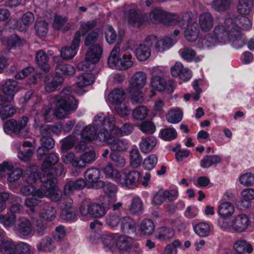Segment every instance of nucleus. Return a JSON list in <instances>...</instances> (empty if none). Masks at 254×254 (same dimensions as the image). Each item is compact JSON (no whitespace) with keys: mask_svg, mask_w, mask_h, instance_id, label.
I'll return each mask as SVG.
<instances>
[{"mask_svg":"<svg viewBox=\"0 0 254 254\" xmlns=\"http://www.w3.org/2000/svg\"><path fill=\"white\" fill-rule=\"evenodd\" d=\"M70 87L62 90L59 95L51 98L50 101L55 105L56 115L59 118L64 117L66 113L75 111L78 107V101L72 95Z\"/></svg>","mask_w":254,"mask_h":254,"instance_id":"1","label":"nucleus"},{"mask_svg":"<svg viewBox=\"0 0 254 254\" xmlns=\"http://www.w3.org/2000/svg\"><path fill=\"white\" fill-rule=\"evenodd\" d=\"M28 122L29 118L26 116H23L18 120L14 119L8 120L3 125L4 131L7 134L13 133L19 137H25L29 133L26 127Z\"/></svg>","mask_w":254,"mask_h":254,"instance_id":"2","label":"nucleus"},{"mask_svg":"<svg viewBox=\"0 0 254 254\" xmlns=\"http://www.w3.org/2000/svg\"><path fill=\"white\" fill-rule=\"evenodd\" d=\"M114 134L109 133L105 128L99 131L97 139L100 142H105L110 146L111 152H121L126 150L128 147L127 142L124 139H120Z\"/></svg>","mask_w":254,"mask_h":254,"instance_id":"3","label":"nucleus"},{"mask_svg":"<svg viewBox=\"0 0 254 254\" xmlns=\"http://www.w3.org/2000/svg\"><path fill=\"white\" fill-rule=\"evenodd\" d=\"M120 48L119 46H115L111 51L108 60V64L110 67H116L120 70H125L131 67L133 64L131 61L132 56L124 54L119 58Z\"/></svg>","mask_w":254,"mask_h":254,"instance_id":"4","label":"nucleus"},{"mask_svg":"<svg viewBox=\"0 0 254 254\" xmlns=\"http://www.w3.org/2000/svg\"><path fill=\"white\" fill-rule=\"evenodd\" d=\"M62 167L57 169H53L47 171L42 170V173L40 176L39 179L42 185L40 189L41 192L52 190L58 186H57V180L56 176L62 174Z\"/></svg>","mask_w":254,"mask_h":254,"instance_id":"5","label":"nucleus"},{"mask_svg":"<svg viewBox=\"0 0 254 254\" xmlns=\"http://www.w3.org/2000/svg\"><path fill=\"white\" fill-rule=\"evenodd\" d=\"M237 26L234 25V19L228 15L223 26H217L215 27L213 33L217 41L220 43H225L230 40V35Z\"/></svg>","mask_w":254,"mask_h":254,"instance_id":"6","label":"nucleus"},{"mask_svg":"<svg viewBox=\"0 0 254 254\" xmlns=\"http://www.w3.org/2000/svg\"><path fill=\"white\" fill-rule=\"evenodd\" d=\"M20 89L17 81L13 79H7L2 85V90L4 95H0V105L10 103L13 100L15 94Z\"/></svg>","mask_w":254,"mask_h":254,"instance_id":"7","label":"nucleus"},{"mask_svg":"<svg viewBox=\"0 0 254 254\" xmlns=\"http://www.w3.org/2000/svg\"><path fill=\"white\" fill-rule=\"evenodd\" d=\"M123 176L120 177L118 182L122 186L128 188H134L139 182L141 178V174L136 170L130 171H124L123 173Z\"/></svg>","mask_w":254,"mask_h":254,"instance_id":"8","label":"nucleus"},{"mask_svg":"<svg viewBox=\"0 0 254 254\" xmlns=\"http://www.w3.org/2000/svg\"><path fill=\"white\" fill-rule=\"evenodd\" d=\"M84 175L86 185L89 184L90 188L92 189H101V187L103 184V181L100 180L101 172L98 169L89 168L84 172Z\"/></svg>","mask_w":254,"mask_h":254,"instance_id":"9","label":"nucleus"},{"mask_svg":"<svg viewBox=\"0 0 254 254\" xmlns=\"http://www.w3.org/2000/svg\"><path fill=\"white\" fill-rule=\"evenodd\" d=\"M145 41L149 43V46H152L155 44V48L157 52H163L170 48L176 43L174 40L167 36L159 41L157 37L153 35L147 36L145 38Z\"/></svg>","mask_w":254,"mask_h":254,"instance_id":"10","label":"nucleus"},{"mask_svg":"<svg viewBox=\"0 0 254 254\" xmlns=\"http://www.w3.org/2000/svg\"><path fill=\"white\" fill-rule=\"evenodd\" d=\"M145 41L149 43V46H152L155 44V48L157 52H163L170 48L176 43L174 40L167 36L159 41L157 37L153 35L147 36L145 38Z\"/></svg>","mask_w":254,"mask_h":254,"instance_id":"11","label":"nucleus"},{"mask_svg":"<svg viewBox=\"0 0 254 254\" xmlns=\"http://www.w3.org/2000/svg\"><path fill=\"white\" fill-rule=\"evenodd\" d=\"M103 54V48L99 44H95L88 48L85 55V62L90 63L94 68V64L100 60Z\"/></svg>","mask_w":254,"mask_h":254,"instance_id":"12","label":"nucleus"},{"mask_svg":"<svg viewBox=\"0 0 254 254\" xmlns=\"http://www.w3.org/2000/svg\"><path fill=\"white\" fill-rule=\"evenodd\" d=\"M64 82L62 76L56 73L47 75L45 78V89L47 92L55 91L61 86Z\"/></svg>","mask_w":254,"mask_h":254,"instance_id":"13","label":"nucleus"},{"mask_svg":"<svg viewBox=\"0 0 254 254\" xmlns=\"http://www.w3.org/2000/svg\"><path fill=\"white\" fill-rule=\"evenodd\" d=\"M86 186V182L82 178L77 180L68 179L64 186L63 193L64 195L73 194L75 190H81Z\"/></svg>","mask_w":254,"mask_h":254,"instance_id":"14","label":"nucleus"},{"mask_svg":"<svg viewBox=\"0 0 254 254\" xmlns=\"http://www.w3.org/2000/svg\"><path fill=\"white\" fill-rule=\"evenodd\" d=\"M190 20V16L187 13H184L181 16L175 14L167 13L165 24L175 25L178 24L181 27L185 28L186 25L189 23Z\"/></svg>","mask_w":254,"mask_h":254,"instance_id":"15","label":"nucleus"},{"mask_svg":"<svg viewBox=\"0 0 254 254\" xmlns=\"http://www.w3.org/2000/svg\"><path fill=\"white\" fill-rule=\"evenodd\" d=\"M53 61L55 63L57 64L55 67V72L58 75H70L74 73V67L70 64L62 63V59L60 57H54Z\"/></svg>","mask_w":254,"mask_h":254,"instance_id":"16","label":"nucleus"},{"mask_svg":"<svg viewBox=\"0 0 254 254\" xmlns=\"http://www.w3.org/2000/svg\"><path fill=\"white\" fill-rule=\"evenodd\" d=\"M96 159V153L94 150H91L81 155L78 158L73 162V166L78 168H83L87 164L93 162Z\"/></svg>","mask_w":254,"mask_h":254,"instance_id":"17","label":"nucleus"},{"mask_svg":"<svg viewBox=\"0 0 254 254\" xmlns=\"http://www.w3.org/2000/svg\"><path fill=\"white\" fill-rule=\"evenodd\" d=\"M15 228L16 231L22 236L31 235L33 230L31 222L25 217L21 218L18 220Z\"/></svg>","mask_w":254,"mask_h":254,"instance_id":"18","label":"nucleus"},{"mask_svg":"<svg viewBox=\"0 0 254 254\" xmlns=\"http://www.w3.org/2000/svg\"><path fill=\"white\" fill-rule=\"evenodd\" d=\"M40 142L41 145L37 150L39 160L41 159L44 155L47 154L49 150L54 147L55 143L52 137H41Z\"/></svg>","mask_w":254,"mask_h":254,"instance_id":"19","label":"nucleus"},{"mask_svg":"<svg viewBox=\"0 0 254 254\" xmlns=\"http://www.w3.org/2000/svg\"><path fill=\"white\" fill-rule=\"evenodd\" d=\"M127 21L129 24L135 27H139L145 21V16L139 11L130 9L127 11Z\"/></svg>","mask_w":254,"mask_h":254,"instance_id":"20","label":"nucleus"},{"mask_svg":"<svg viewBox=\"0 0 254 254\" xmlns=\"http://www.w3.org/2000/svg\"><path fill=\"white\" fill-rule=\"evenodd\" d=\"M59 160V158L57 153L53 152L50 153L45 159L43 163L42 166V170L47 171L49 170H51L53 169H55L56 170L62 167L63 173L64 170V167L63 165L60 164L57 167H53V166L55 165L58 163Z\"/></svg>","mask_w":254,"mask_h":254,"instance_id":"21","label":"nucleus"},{"mask_svg":"<svg viewBox=\"0 0 254 254\" xmlns=\"http://www.w3.org/2000/svg\"><path fill=\"white\" fill-rule=\"evenodd\" d=\"M61 129L62 125L59 123L57 125H42L39 129L41 137H50L54 134H60Z\"/></svg>","mask_w":254,"mask_h":254,"instance_id":"22","label":"nucleus"},{"mask_svg":"<svg viewBox=\"0 0 254 254\" xmlns=\"http://www.w3.org/2000/svg\"><path fill=\"white\" fill-rule=\"evenodd\" d=\"M146 74L143 72L135 73L131 78L128 89L131 91L141 90L146 83Z\"/></svg>","mask_w":254,"mask_h":254,"instance_id":"23","label":"nucleus"},{"mask_svg":"<svg viewBox=\"0 0 254 254\" xmlns=\"http://www.w3.org/2000/svg\"><path fill=\"white\" fill-rule=\"evenodd\" d=\"M250 224L248 217L245 214H240L235 217L232 222V227L237 232H244Z\"/></svg>","mask_w":254,"mask_h":254,"instance_id":"24","label":"nucleus"},{"mask_svg":"<svg viewBox=\"0 0 254 254\" xmlns=\"http://www.w3.org/2000/svg\"><path fill=\"white\" fill-rule=\"evenodd\" d=\"M44 197L43 193L40 190H36L31 197L27 198L25 200V205L32 212L35 211V207L41 203V199Z\"/></svg>","mask_w":254,"mask_h":254,"instance_id":"25","label":"nucleus"},{"mask_svg":"<svg viewBox=\"0 0 254 254\" xmlns=\"http://www.w3.org/2000/svg\"><path fill=\"white\" fill-rule=\"evenodd\" d=\"M56 210L50 203L45 202L40 210V217L46 221H52L56 216Z\"/></svg>","mask_w":254,"mask_h":254,"instance_id":"26","label":"nucleus"},{"mask_svg":"<svg viewBox=\"0 0 254 254\" xmlns=\"http://www.w3.org/2000/svg\"><path fill=\"white\" fill-rule=\"evenodd\" d=\"M200 29L204 32L209 31L213 27V18L209 12H203L199 16Z\"/></svg>","mask_w":254,"mask_h":254,"instance_id":"27","label":"nucleus"},{"mask_svg":"<svg viewBox=\"0 0 254 254\" xmlns=\"http://www.w3.org/2000/svg\"><path fill=\"white\" fill-rule=\"evenodd\" d=\"M157 140L155 137L149 136L142 138L139 144V148L142 152L148 153L155 148Z\"/></svg>","mask_w":254,"mask_h":254,"instance_id":"28","label":"nucleus"},{"mask_svg":"<svg viewBox=\"0 0 254 254\" xmlns=\"http://www.w3.org/2000/svg\"><path fill=\"white\" fill-rule=\"evenodd\" d=\"M35 60L38 67L44 72H49L50 66L48 62V56L42 50L39 51L36 55Z\"/></svg>","mask_w":254,"mask_h":254,"instance_id":"29","label":"nucleus"},{"mask_svg":"<svg viewBox=\"0 0 254 254\" xmlns=\"http://www.w3.org/2000/svg\"><path fill=\"white\" fill-rule=\"evenodd\" d=\"M67 17L62 15H55L53 22V27L57 30H61L63 32L68 31L71 25L67 23Z\"/></svg>","mask_w":254,"mask_h":254,"instance_id":"30","label":"nucleus"},{"mask_svg":"<svg viewBox=\"0 0 254 254\" xmlns=\"http://www.w3.org/2000/svg\"><path fill=\"white\" fill-rule=\"evenodd\" d=\"M233 47L235 48L242 47L246 43L247 40L245 36L242 34L240 30L234 29L230 35V40Z\"/></svg>","mask_w":254,"mask_h":254,"instance_id":"31","label":"nucleus"},{"mask_svg":"<svg viewBox=\"0 0 254 254\" xmlns=\"http://www.w3.org/2000/svg\"><path fill=\"white\" fill-rule=\"evenodd\" d=\"M125 96V93L123 90L121 88H116L110 92L108 99L111 103L117 105L124 103Z\"/></svg>","mask_w":254,"mask_h":254,"instance_id":"32","label":"nucleus"},{"mask_svg":"<svg viewBox=\"0 0 254 254\" xmlns=\"http://www.w3.org/2000/svg\"><path fill=\"white\" fill-rule=\"evenodd\" d=\"M186 25L184 36L186 39L190 42L195 41L198 37L199 29L196 23Z\"/></svg>","mask_w":254,"mask_h":254,"instance_id":"33","label":"nucleus"},{"mask_svg":"<svg viewBox=\"0 0 254 254\" xmlns=\"http://www.w3.org/2000/svg\"><path fill=\"white\" fill-rule=\"evenodd\" d=\"M56 249V246L53 239L49 236L42 238L37 246L38 252H53Z\"/></svg>","mask_w":254,"mask_h":254,"instance_id":"34","label":"nucleus"},{"mask_svg":"<svg viewBox=\"0 0 254 254\" xmlns=\"http://www.w3.org/2000/svg\"><path fill=\"white\" fill-rule=\"evenodd\" d=\"M234 19V25H235L236 30H239L240 29L247 30L252 27V23L250 20L246 16H239L235 17L234 15H230Z\"/></svg>","mask_w":254,"mask_h":254,"instance_id":"35","label":"nucleus"},{"mask_svg":"<svg viewBox=\"0 0 254 254\" xmlns=\"http://www.w3.org/2000/svg\"><path fill=\"white\" fill-rule=\"evenodd\" d=\"M121 228L123 232L130 234L135 232L136 225L131 218L125 217L121 219Z\"/></svg>","mask_w":254,"mask_h":254,"instance_id":"36","label":"nucleus"},{"mask_svg":"<svg viewBox=\"0 0 254 254\" xmlns=\"http://www.w3.org/2000/svg\"><path fill=\"white\" fill-rule=\"evenodd\" d=\"M97 130L96 129L93 127L91 125L86 126L80 132L81 137L85 141L88 142L92 141V140L97 139Z\"/></svg>","mask_w":254,"mask_h":254,"instance_id":"37","label":"nucleus"},{"mask_svg":"<svg viewBox=\"0 0 254 254\" xmlns=\"http://www.w3.org/2000/svg\"><path fill=\"white\" fill-rule=\"evenodd\" d=\"M151 55V50L149 46L140 44L135 50V56L137 60L141 62L147 60Z\"/></svg>","mask_w":254,"mask_h":254,"instance_id":"38","label":"nucleus"},{"mask_svg":"<svg viewBox=\"0 0 254 254\" xmlns=\"http://www.w3.org/2000/svg\"><path fill=\"white\" fill-rule=\"evenodd\" d=\"M95 80L94 74L90 73H82L78 76L76 84L79 87L83 88L93 83Z\"/></svg>","mask_w":254,"mask_h":254,"instance_id":"39","label":"nucleus"},{"mask_svg":"<svg viewBox=\"0 0 254 254\" xmlns=\"http://www.w3.org/2000/svg\"><path fill=\"white\" fill-rule=\"evenodd\" d=\"M133 240L131 238L124 235L118 238L116 241V247L120 251H128L132 245Z\"/></svg>","mask_w":254,"mask_h":254,"instance_id":"40","label":"nucleus"},{"mask_svg":"<svg viewBox=\"0 0 254 254\" xmlns=\"http://www.w3.org/2000/svg\"><path fill=\"white\" fill-rule=\"evenodd\" d=\"M4 42L7 49H11L22 46L25 43V41L23 39L20 38L17 35L12 34L9 36L6 40V41Z\"/></svg>","mask_w":254,"mask_h":254,"instance_id":"41","label":"nucleus"},{"mask_svg":"<svg viewBox=\"0 0 254 254\" xmlns=\"http://www.w3.org/2000/svg\"><path fill=\"white\" fill-rule=\"evenodd\" d=\"M167 13L158 8L153 9L149 14V18L152 23H163L165 24Z\"/></svg>","mask_w":254,"mask_h":254,"instance_id":"42","label":"nucleus"},{"mask_svg":"<svg viewBox=\"0 0 254 254\" xmlns=\"http://www.w3.org/2000/svg\"><path fill=\"white\" fill-rule=\"evenodd\" d=\"M236 254H243L247 252L251 253L253 251V247L250 244L247 243L245 240H238L235 242L233 246Z\"/></svg>","mask_w":254,"mask_h":254,"instance_id":"43","label":"nucleus"},{"mask_svg":"<svg viewBox=\"0 0 254 254\" xmlns=\"http://www.w3.org/2000/svg\"><path fill=\"white\" fill-rule=\"evenodd\" d=\"M253 6V0H239L237 5L238 12L243 15L249 14Z\"/></svg>","mask_w":254,"mask_h":254,"instance_id":"44","label":"nucleus"},{"mask_svg":"<svg viewBox=\"0 0 254 254\" xmlns=\"http://www.w3.org/2000/svg\"><path fill=\"white\" fill-rule=\"evenodd\" d=\"M234 212V207L230 202H225L221 203L219 207L218 213L221 217L227 218Z\"/></svg>","mask_w":254,"mask_h":254,"instance_id":"45","label":"nucleus"},{"mask_svg":"<svg viewBox=\"0 0 254 254\" xmlns=\"http://www.w3.org/2000/svg\"><path fill=\"white\" fill-rule=\"evenodd\" d=\"M221 158L217 155H206L200 161V166L203 168H208L220 163Z\"/></svg>","mask_w":254,"mask_h":254,"instance_id":"46","label":"nucleus"},{"mask_svg":"<svg viewBox=\"0 0 254 254\" xmlns=\"http://www.w3.org/2000/svg\"><path fill=\"white\" fill-rule=\"evenodd\" d=\"M175 235V231L171 228L168 227H162L158 229V235L156 238L163 241L169 240L172 238Z\"/></svg>","mask_w":254,"mask_h":254,"instance_id":"47","label":"nucleus"},{"mask_svg":"<svg viewBox=\"0 0 254 254\" xmlns=\"http://www.w3.org/2000/svg\"><path fill=\"white\" fill-rule=\"evenodd\" d=\"M195 233L200 237H205L210 235V226L205 222H200L194 227Z\"/></svg>","mask_w":254,"mask_h":254,"instance_id":"48","label":"nucleus"},{"mask_svg":"<svg viewBox=\"0 0 254 254\" xmlns=\"http://www.w3.org/2000/svg\"><path fill=\"white\" fill-rule=\"evenodd\" d=\"M90 216L93 218H100L106 213L105 207L99 203L90 204Z\"/></svg>","mask_w":254,"mask_h":254,"instance_id":"49","label":"nucleus"},{"mask_svg":"<svg viewBox=\"0 0 254 254\" xmlns=\"http://www.w3.org/2000/svg\"><path fill=\"white\" fill-rule=\"evenodd\" d=\"M130 164L133 168L139 167L142 162V158L137 149H133L130 152Z\"/></svg>","mask_w":254,"mask_h":254,"instance_id":"50","label":"nucleus"},{"mask_svg":"<svg viewBox=\"0 0 254 254\" xmlns=\"http://www.w3.org/2000/svg\"><path fill=\"white\" fill-rule=\"evenodd\" d=\"M3 104L0 108V117L3 120L13 116L16 113V109L11 104L2 106Z\"/></svg>","mask_w":254,"mask_h":254,"instance_id":"51","label":"nucleus"},{"mask_svg":"<svg viewBox=\"0 0 254 254\" xmlns=\"http://www.w3.org/2000/svg\"><path fill=\"white\" fill-rule=\"evenodd\" d=\"M102 170L106 178H115L118 181L121 177V174L113 167V164L111 163H108L102 168Z\"/></svg>","mask_w":254,"mask_h":254,"instance_id":"52","label":"nucleus"},{"mask_svg":"<svg viewBox=\"0 0 254 254\" xmlns=\"http://www.w3.org/2000/svg\"><path fill=\"white\" fill-rule=\"evenodd\" d=\"M115 124L116 121L114 117L108 116L107 117H105L104 116V127L101 128L100 130L99 131H102V129L105 128L108 131L109 133L115 134V129L117 127L115 126Z\"/></svg>","mask_w":254,"mask_h":254,"instance_id":"53","label":"nucleus"},{"mask_svg":"<svg viewBox=\"0 0 254 254\" xmlns=\"http://www.w3.org/2000/svg\"><path fill=\"white\" fill-rule=\"evenodd\" d=\"M155 225L154 222L150 219H144L142 221L140 229L141 232L146 235H150L154 232Z\"/></svg>","mask_w":254,"mask_h":254,"instance_id":"54","label":"nucleus"},{"mask_svg":"<svg viewBox=\"0 0 254 254\" xmlns=\"http://www.w3.org/2000/svg\"><path fill=\"white\" fill-rule=\"evenodd\" d=\"M99 38V31L97 29L93 30L88 33L85 37L84 45L86 47L92 46L95 45Z\"/></svg>","mask_w":254,"mask_h":254,"instance_id":"55","label":"nucleus"},{"mask_svg":"<svg viewBox=\"0 0 254 254\" xmlns=\"http://www.w3.org/2000/svg\"><path fill=\"white\" fill-rule=\"evenodd\" d=\"M42 193L44 197H49L54 202L59 201L62 196V192L59 189L58 187L52 189V190L43 192Z\"/></svg>","mask_w":254,"mask_h":254,"instance_id":"56","label":"nucleus"},{"mask_svg":"<svg viewBox=\"0 0 254 254\" xmlns=\"http://www.w3.org/2000/svg\"><path fill=\"white\" fill-rule=\"evenodd\" d=\"M159 136L164 140L171 141L177 137V133L173 128H166L160 130Z\"/></svg>","mask_w":254,"mask_h":254,"instance_id":"57","label":"nucleus"},{"mask_svg":"<svg viewBox=\"0 0 254 254\" xmlns=\"http://www.w3.org/2000/svg\"><path fill=\"white\" fill-rule=\"evenodd\" d=\"M140 90H134V91H131V90L127 89L132 104H141L144 102V98L142 92Z\"/></svg>","mask_w":254,"mask_h":254,"instance_id":"58","label":"nucleus"},{"mask_svg":"<svg viewBox=\"0 0 254 254\" xmlns=\"http://www.w3.org/2000/svg\"><path fill=\"white\" fill-rule=\"evenodd\" d=\"M151 85L154 89L162 92L165 89L166 82L164 78L155 76L152 78Z\"/></svg>","mask_w":254,"mask_h":254,"instance_id":"59","label":"nucleus"},{"mask_svg":"<svg viewBox=\"0 0 254 254\" xmlns=\"http://www.w3.org/2000/svg\"><path fill=\"white\" fill-rule=\"evenodd\" d=\"M16 245L10 241H3L0 246V251L3 254H14Z\"/></svg>","mask_w":254,"mask_h":254,"instance_id":"60","label":"nucleus"},{"mask_svg":"<svg viewBox=\"0 0 254 254\" xmlns=\"http://www.w3.org/2000/svg\"><path fill=\"white\" fill-rule=\"evenodd\" d=\"M35 29L39 37H45L48 31V24L45 21H38L35 24Z\"/></svg>","mask_w":254,"mask_h":254,"instance_id":"61","label":"nucleus"},{"mask_svg":"<svg viewBox=\"0 0 254 254\" xmlns=\"http://www.w3.org/2000/svg\"><path fill=\"white\" fill-rule=\"evenodd\" d=\"M148 113V110L146 107L139 106L133 110L132 115L133 118L136 120L142 121L146 118Z\"/></svg>","mask_w":254,"mask_h":254,"instance_id":"62","label":"nucleus"},{"mask_svg":"<svg viewBox=\"0 0 254 254\" xmlns=\"http://www.w3.org/2000/svg\"><path fill=\"white\" fill-rule=\"evenodd\" d=\"M101 188H102L104 192L110 197H114L116 195L118 189L116 185L108 182H103V184Z\"/></svg>","mask_w":254,"mask_h":254,"instance_id":"63","label":"nucleus"},{"mask_svg":"<svg viewBox=\"0 0 254 254\" xmlns=\"http://www.w3.org/2000/svg\"><path fill=\"white\" fill-rule=\"evenodd\" d=\"M110 158L113 164L118 167H123L126 164V162L125 157L118 152H111Z\"/></svg>","mask_w":254,"mask_h":254,"instance_id":"64","label":"nucleus"}]
</instances>
